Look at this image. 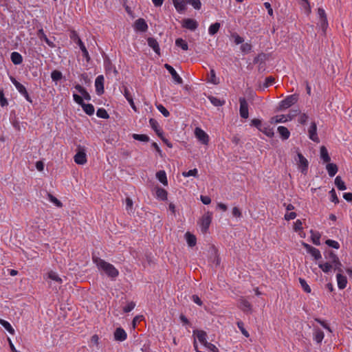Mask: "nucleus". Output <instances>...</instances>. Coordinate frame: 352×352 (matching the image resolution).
Wrapping results in <instances>:
<instances>
[{
  "mask_svg": "<svg viewBox=\"0 0 352 352\" xmlns=\"http://www.w3.org/2000/svg\"><path fill=\"white\" fill-rule=\"evenodd\" d=\"M311 240L314 244L316 245H319L320 244V234L318 232H314L313 231H311Z\"/></svg>",
  "mask_w": 352,
  "mask_h": 352,
  "instance_id": "nucleus-43",
  "label": "nucleus"
},
{
  "mask_svg": "<svg viewBox=\"0 0 352 352\" xmlns=\"http://www.w3.org/2000/svg\"><path fill=\"white\" fill-rule=\"evenodd\" d=\"M133 138L135 140L147 142L149 141V137L144 134H133Z\"/></svg>",
  "mask_w": 352,
  "mask_h": 352,
  "instance_id": "nucleus-39",
  "label": "nucleus"
},
{
  "mask_svg": "<svg viewBox=\"0 0 352 352\" xmlns=\"http://www.w3.org/2000/svg\"><path fill=\"white\" fill-rule=\"evenodd\" d=\"M337 281H338V286L339 289H343L346 287L347 283V279L346 277L342 274L338 273L336 275Z\"/></svg>",
  "mask_w": 352,
  "mask_h": 352,
  "instance_id": "nucleus-19",
  "label": "nucleus"
},
{
  "mask_svg": "<svg viewBox=\"0 0 352 352\" xmlns=\"http://www.w3.org/2000/svg\"><path fill=\"white\" fill-rule=\"evenodd\" d=\"M135 306V303L133 302H131L126 306H125L124 307L123 311L126 313L130 312L131 311H132L134 309Z\"/></svg>",
  "mask_w": 352,
  "mask_h": 352,
  "instance_id": "nucleus-62",
  "label": "nucleus"
},
{
  "mask_svg": "<svg viewBox=\"0 0 352 352\" xmlns=\"http://www.w3.org/2000/svg\"><path fill=\"white\" fill-rule=\"evenodd\" d=\"M37 36L39 38V39L44 40L45 41V43L50 47H55V44L52 41H51L50 39H48V38L47 37V36L44 33L43 29L38 30V31L37 32Z\"/></svg>",
  "mask_w": 352,
  "mask_h": 352,
  "instance_id": "nucleus-20",
  "label": "nucleus"
},
{
  "mask_svg": "<svg viewBox=\"0 0 352 352\" xmlns=\"http://www.w3.org/2000/svg\"><path fill=\"white\" fill-rule=\"evenodd\" d=\"M197 175V169L194 168L188 170V172L183 173L184 177L196 176Z\"/></svg>",
  "mask_w": 352,
  "mask_h": 352,
  "instance_id": "nucleus-59",
  "label": "nucleus"
},
{
  "mask_svg": "<svg viewBox=\"0 0 352 352\" xmlns=\"http://www.w3.org/2000/svg\"><path fill=\"white\" fill-rule=\"evenodd\" d=\"M197 138L203 144L207 145L209 141L208 134L201 129L197 127L195 131Z\"/></svg>",
  "mask_w": 352,
  "mask_h": 352,
  "instance_id": "nucleus-7",
  "label": "nucleus"
},
{
  "mask_svg": "<svg viewBox=\"0 0 352 352\" xmlns=\"http://www.w3.org/2000/svg\"><path fill=\"white\" fill-rule=\"evenodd\" d=\"M329 194L331 195V201L335 204H338L339 202V199L336 195V191L333 188H332L329 191Z\"/></svg>",
  "mask_w": 352,
  "mask_h": 352,
  "instance_id": "nucleus-54",
  "label": "nucleus"
},
{
  "mask_svg": "<svg viewBox=\"0 0 352 352\" xmlns=\"http://www.w3.org/2000/svg\"><path fill=\"white\" fill-rule=\"evenodd\" d=\"M164 67L169 72V73L172 76V78L177 83H178V84L183 83L182 78L178 75V74L176 72L175 69L171 65H170L168 64H165Z\"/></svg>",
  "mask_w": 352,
  "mask_h": 352,
  "instance_id": "nucleus-11",
  "label": "nucleus"
},
{
  "mask_svg": "<svg viewBox=\"0 0 352 352\" xmlns=\"http://www.w3.org/2000/svg\"><path fill=\"white\" fill-rule=\"evenodd\" d=\"M326 168L330 177H333L338 172V166L335 164L329 163Z\"/></svg>",
  "mask_w": 352,
  "mask_h": 352,
  "instance_id": "nucleus-30",
  "label": "nucleus"
},
{
  "mask_svg": "<svg viewBox=\"0 0 352 352\" xmlns=\"http://www.w3.org/2000/svg\"><path fill=\"white\" fill-rule=\"evenodd\" d=\"M48 197L50 201L54 204L57 207L60 208L63 206L61 201H59L56 197H54L52 195L48 193Z\"/></svg>",
  "mask_w": 352,
  "mask_h": 352,
  "instance_id": "nucleus-50",
  "label": "nucleus"
},
{
  "mask_svg": "<svg viewBox=\"0 0 352 352\" xmlns=\"http://www.w3.org/2000/svg\"><path fill=\"white\" fill-rule=\"evenodd\" d=\"M84 111L89 116H91L94 113V107L91 104H85V102L81 105Z\"/></svg>",
  "mask_w": 352,
  "mask_h": 352,
  "instance_id": "nucleus-33",
  "label": "nucleus"
},
{
  "mask_svg": "<svg viewBox=\"0 0 352 352\" xmlns=\"http://www.w3.org/2000/svg\"><path fill=\"white\" fill-rule=\"evenodd\" d=\"M239 102H240L239 113H240L241 117L243 118H248L249 116L248 104L245 98H240Z\"/></svg>",
  "mask_w": 352,
  "mask_h": 352,
  "instance_id": "nucleus-6",
  "label": "nucleus"
},
{
  "mask_svg": "<svg viewBox=\"0 0 352 352\" xmlns=\"http://www.w3.org/2000/svg\"><path fill=\"white\" fill-rule=\"evenodd\" d=\"M206 336H207V335L205 331H197V338L198 340L200 342V343L202 344L203 345L206 344V343L208 342L206 340Z\"/></svg>",
  "mask_w": 352,
  "mask_h": 352,
  "instance_id": "nucleus-34",
  "label": "nucleus"
},
{
  "mask_svg": "<svg viewBox=\"0 0 352 352\" xmlns=\"http://www.w3.org/2000/svg\"><path fill=\"white\" fill-rule=\"evenodd\" d=\"M147 43L148 46L151 47L157 54L160 55V46L155 38L149 37L147 38Z\"/></svg>",
  "mask_w": 352,
  "mask_h": 352,
  "instance_id": "nucleus-17",
  "label": "nucleus"
},
{
  "mask_svg": "<svg viewBox=\"0 0 352 352\" xmlns=\"http://www.w3.org/2000/svg\"><path fill=\"white\" fill-rule=\"evenodd\" d=\"M220 28V23L217 22L214 23L209 27L208 32L210 35H214L218 32Z\"/></svg>",
  "mask_w": 352,
  "mask_h": 352,
  "instance_id": "nucleus-36",
  "label": "nucleus"
},
{
  "mask_svg": "<svg viewBox=\"0 0 352 352\" xmlns=\"http://www.w3.org/2000/svg\"><path fill=\"white\" fill-rule=\"evenodd\" d=\"M320 157L325 163H328L331 160L328 151L324 146L320 147Z\"/></svg>",
  "mask_w": 352,
  "mask_h": 352,
  "instance_id": "nucleus-25",
  "label": "nucleus"
},
{
  "mask_svg": "<svg viewBox=\"0 0 352 352\" xmlns=\"http://www.w3.org/2000/svg\"><path fill=\"white\" fill-rule=\"evenodd\" d=\"M309 138L316 142H319V138L317 135V126L315 122H311L308 131Z\"/></svg>",
  "mask_w": 352,
  "mask_h": 352,
  "instance_id": "nucleus-13",
  "label": "nucleus"
},
{
  "mask_svg": "<svg viewBox=\"0 0 352 352\" xmlns=\"http://www.w3.org/2000/svg\"><path fill=\"white\" fill-rule=\"evenodd\" d=\"M237 327H239V329L241 330L242 334L246 337V338H248L250 336V334L248 332V331L244 328V324L242 321H239L237 322Z\"/></svg>",
  "mask_w": 352,
  "mask_h": 352,
  "instance_id": "nucleus-48",
  "label": "nucleus"
},
{
  "mask_svg": "<svg viewBox=\"0 0 352 352\" xmlns=\"http://www.w3.org/2000/svg\"><path fill=\"white\" fill-rule=\"evenodd\" d=\"M239 307L246 314H251L252 311V305L244 298H241L239 299Z\"/></svg>",
  "mask_w": 352,
  "mask_h": 352,
  "instance_id": "nucleus-8",
  "label": "nucleus"
},
{
  "mask_svg": "<svg viewBox=\"0 0 352 352\" xmlns=\"http://www.w3.org/2000/svg\"><path fill=\"white\" fill-rule=\"evenodd\" d=\"M95 87L98 95H101L104 93V77L102 75H100L96 78Z\"/></svg>",
  "mask_w": 352,
  "mask_h": 352,
  "instance_id": "nucleus-9",
  "label": "nucleus"
},
{
  "mask_svg": "<svg viewBox=\"0 0 352 352\" xmlns=\"http://www.w3.org/2000/svg\"><path fill=\"white\" fill-rule=\"evenodd\" d=\"M135 28L136 30L144 32L148 29V25L143 19H138L135 22Z\"/></svg>",
  "mask_w": 352,
  "mask_h": 352,
  "instance_id": "nucleus-16",
  "label": "nucleus"
},
{
  "mask_svg": "<svg viewBox=\"0 0 352 352\" xmlns=\"http://www.w3.org/2000/svg\"><path fill=\"white\" fill-rule=\"evenodd\" d=\"M0 324L12 335H14L15 333L14 329L11 326V324L6 320L3 319H0Z\"/></svg>",
  "mask_w": 352,
  "mask_h": 352,
  "instance_id": "nucleus-32",
  "label": "nucleus"
},
{
  "mask_svg": "<svg viewBox=\"0 0 352 352\" xmlns=\"http://www.w3.org/2000/svg\"><path fill=\"white\" fill-rule=\"evenodd\" d=\"M251 126L256 127L260 131L262 127L261 121L259 119L254 118L251 121Z\"/></svg>",
  "mask_w": 352,
  "mask_h": 352,
  "instance_id": "nucleus-57",
  "label": "nucleus"
},
{
  "mask_svg": "<svg viewBox=\"0 0 352 352\" xmlns=\"http://www.w3.org/2000/svg\"><path fill=\"white\" fill-rule=\"evenodd\" d=\"M96 115L98 117L104 118V119H107L109 117L107 111L103 108L98 109L97 110Z\"/></svg>",
  "mask_w": 352,
  "mask_h": 352,
  "instance_id": "nucleus-44",
  "label": "nucleus"
},
{
  "mask_svg": "<svg viewBox=\"0 0 352 352\" xmlns=\"http://www.w3.org/2000/svg\"><path fill=\"white\" fill-rule=\"evenodd\" d=\"M274 81H275V79L274 77H272V76L267 77L265 80L264 87H267L270 85H272L274 82Z\"/></svg>",
  "mask_w": 352,
  "mask_h": 352,
  "instance_id": "nucleus-60",
  "label": "nucleus"
},
{
  "mask_svg": "<svg viewBox=\"0 0 352 352\" xmlns=\"http://www.w3.org/2000/svg\"><path fill=\"white\" fill-rule=\"evenodd\" d=\"M324 334L322 331L320 329H316L314 333V340L320 343L323 338H324Z\"/></svg>",
  "mask_w": 352,
  "mask_h": 352,
  "instance_id": "nucleus-38",
  "label": "nucleus"
},
{
  "mask_svg": "<svg viewBox=\"0 0 352 352\" xmlns=\"http://www.w3.org/2000/svg\"><path fill=\"white\" fill-rule=\"evenodd\" d=\"M296 217V213L294 212H287L285 214V219L289 221L294 219Z\"/></svg>",
  "mask_w": 352,
  "mask_h": 352,
  "instance_id": "nucleus-63",
  "label": "nucleus"
},
{
  "mask_svg": "<svg viewBox=\"0 0 352 352\" xmlns=\"http://www.w3.org/2000/svg\"><path fill=\"white\" fill-rule=\"evenodd\" d=\"M300 113V111L299 109H291L289 111V113L287 115V117L289 118V120H292L294 117H296Z\"/></svg>",
  "mask_w": 352,
  "mask_h": 352,
  "instance_id": "nucleus-56",
  "label": "nucleus"
},
{
  "mask_svg": "<svg viewBox=\"0 0 352 352\" xmlns=\"http://www.w3.org/2000/svg\"><path fill=\"white\" fill-rule=\"evenodd\" d=\"M325 243L329 246V247H331V248H333L335 249H339L340 248V244L338 241H336L334 240H331V239H327L326 241H325Z\"/></svg>",
  "mask_w": 352,
  "mask_h": 352,
  "instance_id": "nucleus-53",
  "label": "nucleus"
},
{
  "mask_svg": "<svg viewBox=\"0 0 352 352\" xmlns=\"http://www.w3.org/2000/svg\"><path fill=\"white\" fill-rule=\"evenodd\" d=\"M278 132L283 140H287L289 138L290 132L287 127L280 126L278 127Z\"/></svg>",
  "mask_w": 352,
  "mask_h": 352,
  "instance_id": "nucleus-23",
  "label": "nucleus"
},
{
  "mask_svg": "<svg viewBox=\"0 0 352 352\" xmlns=\"http://www.w3.org/2000/svg\"><path fill=\"white\" fill-rule=\"evenodd\" d=\"M210 102L215 107H221L225 104V100H220L214 96H209L208 97Z\"/></svg>",
  "mask_w": 352,
  "mask_h": 352,
  "instance_id": "nucleus-31",
  "label": "nucleus"
},
{
  "mask_svg": "<svg viewBox=\"0 0 352 352\" xmlns=\"http://www.w3.org/2000/svg\"><path fill=\"white\" fill-rule=\"evenodd\" d=\"M69 36L72 40H73L76 44H78V45L79 46V47L80 48V50L82 52L83 57H85L86 60L87 62H89L90 60V56L89 55V52H88L86 47L85 46L84 43H82V41L78 36V34H77V32L74 30L72 31Z\"/></svg>",
  "mask_w": 352,
  "mask_h": 352,
  "instance_id": "nucleus-2",
  "label": "nucleus"
},
{
  "mask_svg": "<svg viewBox=\"0 0 352 352\" xmlns=\"http://www.w3.org/2000/svg\"><path fill=\"white\" fill-rule=\"evenodd\" d=\"M51 78L53 81H58L62 79L63 74L62 73L58 70H54L51 73Z\"/></svg>",
  "mask_w": 352,
  "mask_h": 352,
  "instance_id": "nucleus-42",
  "label": "nucleus"
},
{
  "mask_svg": "<svg viewBox=\"0 0 352 352\" xmlns=\"http://www.w3.org/2000/svg\"><path fill=\"white\" fill-rule=\"evenodd\" d=\"M318 267L324 272L328 273L329 272L331 269L333 268V265L329 263L326 262L324 263H319Z\"/></svg>",
  "mask_w": 352,
  "mask_h": 352,
  "instance_id": "nucleus-37",
  "label": "nucleus"
},
{
  "mask_svg": "<svg viewBox=\"0 0 352 352\" xmlns=\"http://www.w3.org/2000/svg\"><path fill=\"white\" fill-rule=\"evenodd\" d=\"M210 78L208 80L210 82L213 83L214 85H217L219 83V80L216 77L215 72L213 69H212L210 72Z\"/></svg>",
  "mask_w": 352,
  "mask_h": 352,
  "instance_id": "nucleus-51",
  "label": "nucleus"
},
{
  "mask_svg": "<svg viewBox=\"0 0 352 352\" xmlns=\"http://www.w3.org/2000/svg\"><path fill=\"white\" fill-rule=\"evenodd\" d=\"M318 14L320 18V26L322 30L323 34H325L328 27V21L324 10L323 8H319L318 9Z\"/></svg>",
  "mask_w": 352,
  "mask_h": 352,
  "instance_id": "nucleus-5",
  "label": "nucleus"
},
{
  "mask_svg": "<svg viewBox=\"0 0 352 352\" xmlns=\"http://www.w3.org/2000/svg\"><path fill=\"white\" fill-rule=\"evenodd\" d=\"M186 3L190 4L196 10L201 9V3L200 0H186Z\"/></svg>",
  "mask_w": 352,
  "mask_h": 352,
  "instance_id": "nucleus-45",
  "label": "nucleus"
},
{
  "mask_svg": "<svg viewBox=\"0 0 352 352\" xmlns=\"http://www.w3.org/2000/svg\"><path fill=\"white\" fill-rule=\"evenodd\" d=\"M183 28H185L186 29H188L190 30L194 31L198 27L197 22L192 19H186L183 21L182 24Z\"/></svg>",
  "mask_w": 352,
  "mask_h": 352,
  "instance_id": "nucleus-14",
  "label": "nucleus"
},
{
  "mask_svg": "<svg viewBox=\"0 0 352 352\" xmlns=\"http://www.w3.org/2000/svg\"><path fill=\"white\" fill-rule=\"evenodd\" d=\"M149 123L152 129L155 131L157 132V130H159L158 126V122L153 118H151L149 120Z\"/></svg>",
  "mask_w": 352,
  "mask_h": 352,
  "instance_id": "nucleus-58",
  "label": "nucleus"
},
{
  "mask_svg": "<svg viewBox=\"0 0 352 352\" xmlns=\"http://www.w3.org/2000/svg\"><path fill=\"white\" fill-rule=\"evenodd\" d=\"M127 335L126 331L121 327H118L114 332V338L117 341H124L126 339Z\"/></svg>",
  "mask_w": 352,
  "mask_h": 352,
  "instance_id": "nucleus-15",
  "label": "nucleus"
},
{
  "mask_svg": "<svg viewBox=\"0 0 352 352\" xmlns=\"http://www.w3.org/2000/svg\"><path fill=\"white\" fill-rule=\"evenodd\" d=\"M186 241L190 247H194L197 243V239L194 234L187 232L185 234Z\"/></svg>",
  "mask_w": 352,
  "mask_h": 352,
  "instance_id": "nucleus-26",
  "label": "nucleus"
},
{
  "mask_svg": "<svg viewBox=\"0 0 352 352\" xmlns=\"http://www.w3.org/2000/svg\"><path fill=\"white\" fill-rule=\"evenodd\" d=\"M156 177L157 179L164 186L168 185V180L166 177V174L164 170H160L156 173Z\"/></svg>",
  "mask_w": 352,
  "mask_h": 352,
  "instance_id": "nucleus-27",
  "label": "nucleus"
},
{
  "mask_svg": "<svg viewBox=\"0 0 352 352\" xmlns=\"http://www.w3.org/2000/svg\"><path fill=\"white\" fill-rule=\"evenodd\" d=\"M252 46L250 44L246 43H243L241 46V50L244 53H249L251 51Z\"/></svg>",
  "mask_w": 352,
  "mask_h": 352,
  "instance_id": "nucleus-55",
  "label": "nucleus"
},
{
  "mask_svg": "<svg viewBox=\"0 0 352 352\" xmlns=\"http://www.w3.org/2000/svg\"><path fill=\"white\" fill-rule=\"evenodd\" d=\"M92 259L98 268L103 271L109 277L114 279L119 275L118 270L112 264L94 255L92 256Z\"/></svg>",
  "mask_w": 352,
  "mask_h": 352,
  "instance_id": "nucleus-1",
  "label": "nucleus"
},
{
  "mask_svg": "<svg viewBox=\"0 0 352 352\" xmlns=\"http://www.w3.org/2000/svg\"><path fill=\"white\" fill-rule=\"evenodd\" d=\"M10 80L14 84V85L15 86V87L18 90V91L21 95H23L28 102L32 103V100L31 98L30 97V96H29V94H28L25 87L22 84H21L19 82H18L12 76L10 77Z\"/></svg>",
  "mask_w": 352,
  "mask_h": 352,
  "instance_id": "nucleus-4",
  "label": "nucleus"
},
{
  "mask_svg": "<svg viewBox=\"0 0 352 352\" xmlns=\"http://www.w3.org/2000/svg\"><path fill=\"white\" fill-rule=\"evenodd\" d=\"M0 104L2 107L6 106L8 104V101L4 97L3 91L2 90H0Z\"/></svg>",
  "mask_w": 352,
  "mask_h": 352,
  "instance_id": "nucleus-61",
  "label": "nucleus"
},
{
  "mask_svg": "<svg viewBox=\"0 0 352 352\" xmlns=\"http://www.w3.org/2000/svg\"><path fill=\"white\" fill-rule=\"evenodd\" d=\"M303 246L306 248L307 251L311 254L313 257H314L316 260L321 258L322 256L319 250L305 243H303Z\"/></svg>",
  "mask_w": 352,
  "mask_h": 352,
  "instance_id": "nucleus-10",
  "label": "nucleus"
},
{
  "mask_svg": "<svg viewBox=\"0 0 352 352\" xmlns=\"http://www.w3.org/2000/svg\"><path fill=\"white\" fill-rule=\"evenodd\" d=\"M10 58L12 62L14 65H19L23 62V57L22 56L16 52H14L11 54Z\"/></svg>",
  "mask_w": 352,
  "mask_h": 352,
  "instance_id": "nucleus-24",
  "label": "nucleus"
},
{
  "mask_svg": "<svg viewBox=\"0 0 352 352\" xmlns=\"http://www.w3.org/2000/svg\"><path fill=\"white\" fill-rule=\"evenodd\" d=\"M298 100V96L296 94L288 96L279 103L278 109L280 111L286 109L296 104Z\"/></svg>",
  "mask_w": 352,
  "mask_h": 352,
  "instance_id": "nucleus-3",
  "label": "nucleus"
},
{
  "mask_svg": "<svg viewBox=\"0 0 352 352\" xmlns=\"http://www.w3.org/2000/svg\"><path fill=\"white\" fill-rule=\"evenodd\" d=\"M48 278L58 282L59 283H62V279L58 276V275L54 272H50L48 273Z\"/></svg>",
  "mask_w": 352,
  "mask_h": 352,
  "instance_id": "nucleus-49",
  "label": "nucleus"
},
{
  "mask_svg": "<svg viewBox=\"0 0 352 352\" xmlns=\"http://www.w3.org/2000/svg\"><path fill=\"white\" fill-rule=\"evenodd\" d=\"M211 223V217L210 216H204L201 219V231L206 232Z\"/></svg>",
  "mask_w": 352,
  "mask_h": 352,
  "instance_id": "nucleus-22",
  "label": "nucleus"
},
{
  "mask_svg": "<svg viewBox=\"0 0 352 352\" xmlns=\"http://www.w3.org/2000/svg\"><path fill=\"white\" fill-rule=\"evenodd\" d=\"M325 258L332 263H334L336 262H338L339 258L338 256L331 250L327 251L325 252Z\"/></svg>",
  "mask_w": 352,
  "mask_h": 352,
  "instance_id": "nucleus-29",
  "label": "nucleus"
},
{
  "mask_svg": "<svg viewBox=\"0 0 352 352\" xmlns=\"http://www.w3.org/2000/svg\"><path fill=\"white\" fill-rule=\"evenodd\" d=\"M175 45L177 47H181L183 50H187L188 49V43L182 38H177L175 41Z\"/></svg>",
  "mask_w": 352,
  "mask_h": 352,
  "instance_id": "nucleus-40",
  "label": "nucleus"
},
{
  "mask_svg": "<svg viewBox=\"0 0 352 352\" xmlns=\"http://www.w3.org/2000/svg\"><path fill=\"white\" fill-rule=\"evenodd\" d=\"M157 109L162 113V114L164 117H168L170 115L169 111L162 105V104H157L156 105Z\"/></svg>",
  "mask_w": 352,
  "mask_h": 352,
  "instance_id": "nucleus-52",
  "label": "nucleus"
},
{
  "mask_svg": "<svg viewBox=\"0 0 352 352\" xmlns=\"http://www.w3.org/2000/svg\"><path fill=\"white\" fill-rule=\"evenodd\" d=\"M298 166L301 168V172L302 173H306L308 168V161L300 153H298Z\"/></svg>",
  "mask_w": 352,
  "mask_h": 352,
  "instance_id": "nucleus-12",
  "label": "nucleus"
},
{
  "mask_svg": "<svg viewBox=\"0 0 352 352\" xmlns=\"http://www.w3.org/2000/svg\"><path fill=\"white\" fill-rule=\"evenodd\" d=\"M299 282L300 283L301 287H302V289H304V291L305 292H307V293L311 292V288L305 279L300 278Z\"/></svg>",
  "mask_w": 352,
  "mask_h": 352,
  "instance_id": "nucleus-47",
  "label": "nucleus"
},
{
  "mask_svg": "<svg viewBox=\"0 0 352 352\" xmlns=\"http://www.w3.org/2000/svg\"><path fill=\"white\" fill-rule=\"evenodd\" d=\"M167 191L162 188H160V187H157L156 188V197L161 199V200H166L167 199Z\"/></svg>",
  "mask_w": 352,
  "mask_h": 352,
  "instance_id": "nucleus-28",
  "label": "nucleus"
},
{
  "mask_svg": "<svg viewBox=\"0 0 352 352\" xmlns=\"http://www.w3.org/2000/svg\"><path fill=\"white\" fill-rule=\"evenodd\" d=\"M335 184L340 190H344L346 189L344 182L342 180L340 176H337L336 177Z\"/></svg>",
  "mask_w": 352,
  "mask_h": 352,
  "instance_id": "nucleus-35",
  "label": "nucleus"
},
{
  "mask_svg": "<svg viewBox=\"0 0 352 352\" xmlns=\"http://www.w3.org/2000/svg\"><path fill=\"white\" fill-rule=\"evenodd\" d=\"M287 120L285 118V116L279 115L272 118V123H280L285 122Z\"/></svg>",
  "mask_w": 352,
  "mask_h": 352,
  "instance_id": "nucleus-46",
  "label": "nucleus"
},
{
  "mask_svg": "<svg viewBox=\"0 0 352 352\" xmlns=\"http://www.w3.org/2000/svg\"><path fill=\"white\" fill-rule=\"evenodd\" d=\"M232 215H233L234 217H239V218H240V217H241V216H242V213H241V210H239V208H237V207H234V208H232Z\"/></svg>",
  "mask_w": 352,
  "mask_h": 352,
  "instance_id": "nucleus-64",
  "label": "nucleus"
},
{
  "mask_svg": "<svg viewBox=\"0 0 352 352\" xmlns=\"http://www.w3.org/2000/svg\"><path fill=\"white\" fill-rule=\"evenodd\" d=\"M74 162L78 164H84L87 162L86 154L83 151H79L74 156Z\"/></svg>",
  "mask_w": 352,
  "mask_h": 352,
  "instance_id": "nucleus-18",
  "label": "nucleus"
},
{
  "mask_svg": "<svg viewBox=\"0 0 352 352\" xmlns=\"http://www.w3.org/2000/svg\"><path fill=\"white\" fill-rule=\"evenodd\" d=\"M173 3L178 12H183L186 10V1L184 0H172Z\"/></svg>",
  "mask_w": 352,
  "mask_h": 352,
  "instance_id": "nucleus-21",
  "label": "nucleus"
},
{
  "mask_svg": "<svg viewBox=\"0 0 352 352\" xmlns=\"http://www.w3.org/2000/svg\"><path fill=\"white\" fill-rule=\"evenodd\" d=\"M260 131L270 138H272L274 134L273 129H271L270 126H262L261 129H260Z\"/></svg>",
  "mask_w": 352,
  "mask_h": 352,
  "instance_id": "nucleus-41",
  "label": "nucleus"
}]
</instances>
